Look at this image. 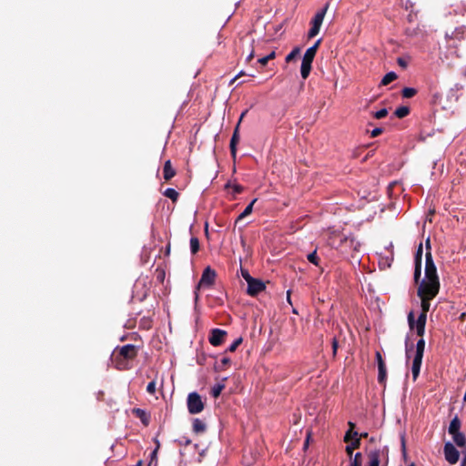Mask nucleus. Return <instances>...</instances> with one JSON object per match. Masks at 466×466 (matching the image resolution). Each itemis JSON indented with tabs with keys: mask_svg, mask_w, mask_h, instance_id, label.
I'll use <instances>...</instances> for the list:
<instances>
[{
	"mask_svg": "<svg viewBox=\"0 0 466 466\" xmlns=\"http://www.w3.org/2000/svg\"><path fill=\"white\" fill-rule=\"evenodd\" d=\"M133 414H135L137 418L140 419L141 422L147 426L149 423V417L147 416V412L139 408H136L133 410Z\"/></svg>",
	"mask_w": 466,
	"mask_h": 466,
	"instance_id": "nucleus-18",
	"label": "nucleus"
},
{
	"mask_svg": "<svg viewBox=\"0 0 466 466\" xmlns=\"http://www.w3.org/2000/svg\"><path fill=\"white\" fill-rule=\"evenodd\" d=\"M199 240L197 237H192L190 238V251L192 254H196L199 250Z\"/></svg>",
	"mask_w": 466,
	"mask_h": 466,
	"instance_id": "nucleus-29",
	"label": "nucleus"
},
{
	"mask_svg": "<svg viewBox=\"0 0 466 466\" xmlns=\"http://www.w3.org/2000/svg\"><path fill=\"white\" fill-rule=\"evenodd\" d=\"M383 132V129L380 128V127H376L374 128L371 132H370V137H377L378 136H380V134H382Z\"/></svg>",
	"mask_w": 466,
	"mask_h": 466,
	"instance_id": "nucleus-47",
	"label": "nucleus"
},
{
	"mask_svg": "<svg viewBox=\"0 0 466 466\" xmlns=\"http://www.w3.org/2000/svg\"><path fill=\"white\" fill-rule=\"evenodd\" d=\"M233 193L234 194H240L243 192L244 190V187L241 186V185H238V184H235L233 187Z\"/></svg>",
	"mask_w": 466,
	"mask_h": 466,
	"instance_id": "nucleus-48",
	"label": "nucleus"
},
{
	"mask_svg": "<svg viewBox=\"0 0 466 466\" xmlns=\"http://www.w3.org/2000/svg\"><path fill=\"white\" fill-rule=\"evenodd\" d=\"M424 349H425V340L422 339V337H420V339L417 341L416 352H415V356L412 360L411 372H412L413 380H416L420 375Z\"/></svg>",
	"mask_w": 466,
	"mask_h": 466,
	"instance_id": "nucleus-3",
	"label": "nucleus"
},
{
	"mask_svg": "<svg viewBox=\"0 0 466 466\" xmlns=\"http://www.w3.org/2000/svg\"><path fill=\"white\" fill-rule=\"evenodd\" d=\"M387 115H388V110L386 108H382V109L375 112L373 116L376 119H381V118L385 117Z\"/></svg>",
	"mask_w": 466,
	"mask_h": 466,
	"instance_id": "nucleus-40",
	"label": "nucleus"
},
{
	"mask_svg": "<svg viewBox=\"0 0 466 466\" xmlns=\"http://www.w3.org/2000/svg\"><path fill=\"white\" fill-rule=\"evenodd\" d=\"M137 356V347L133 344H127L114 350L111 356V361L115 369L118 370H127L132 369V361Z\"/></svg>",
	"mask_w": 466,
	"mask_h": 466,
	"instance_id": "nucleus-1",
	"label": "nucleus"
},
{
	"mask_svg": "<svg viewBox=\"0 0 466 466\" xmlns=\"http://www.w3.org/2000/svg\"><path fill=\"white\" fill-rule=\"evenodd\" d=\"M414 266V281L419 283L421 275V264H415Z\"/></svg>",
	"mask_w": 466,
	"mask_h": 466,
	"instance_id": "nucleus-35",
	"label": "nucleus"
},
{
	"mask_svg": "<svg viewBox=\"0 0 466 466\" xmlns=\"http://www.w3.org/2000/svg\"><path fill=\"white\" fill-rule=\"evenodd\" d=\"M187 410L190 414L200 413L204 410V402L198 392H190L187 399Z\"/></svg>",
	"mask_w": 466,
	"mask_h": 466,
	"instance_id": "nucleus-5",
	"label": "nucleus"
},
{
	"mask_svg": "<svg viewBox=\"0 0 466 466\" xmlns=\"http://www.w3.org/2000/svg\"><path fill=\"white\" fill-rule=\"evenodd\" d=\"M418 93L417 89L413 87H404L401 91V95L405 98H411Z\"/></svg>",
	"mask_w": 466,
	"mask_h": 466,
	"instance_id": "nucleus-28",
	"label": "nucleus"
},
{
	"mask_svg": "<svg viewBox=\"0 0 466 466\" xmlns=\"http://www.w3.org/2000/svg\"><path fill=\"white\" fill-rule=\"evenodd\" d=\"M265 289L266 285L262 280L253 278L251 280L248 282L247 293L249 296L255 297L258 293L263 291Z\"/></svg>",
	"mask_w": 466,
	"mask_h": 466,
	"instance_id": "nucleus-13",
	"label": "nucleus"
},
{
	"mask_svg": "<svg viewBox=\"0 0 466 466\" xmlns=\"http://www.w3.org/2000/svg\"><path fill=\"white\" fill-rule=\"evenodd\" d=\"M466 464V454L464 455V458L462 460L461 466H464Z\"/></svg>",
	"mask_w": 466,
	"mask_h": 466,
	"instance_id": "nucleus-61",
	"label": "nucleus"
},
{
	"mask_svg": "<svg viewBox=\"0 0 466 466\" xmlns=\"http://www.w3.org/2000/svg\"><path fill=\"white\" fill-rule=\"evenodd\" d=\"M136 466H142V461H138Z\"/></svg>",
	"mask_w": 466,
	"mask_h": 466,
	"instance_id": "nucleus-63",
	"label": "nucleus"
},
{
	"mask_svg": "<svg viewBox=\"0 0 466 466\" xmlns=\"http://www.w3.org/2000/svg\"><path fill=\"white\" fill-rule=\"evenodd\" d=\"M240 271H241V276L247 281V283L253 279V277L250 276L248 269L241 268Z\"/></svg>",
	"mask_w": 466,
	"mask_h": 466,
	"instance_id": "nucleus-43",
	"label": "nucleus"
},
{
	"mask_svg": "<svg viewBox=\"0 0 466 466\" xmlns=\"http://www.w3.org/2000/svg\"><path fill=\"white\" fill-rule=\"evenodd\" d=\"M451 436H452V440H453L454 443L457 446L462 448L466 445V437L462 432L459 431V432L451 434Z\"/></svg>",
	"mask_w": 466,
	"mask_h": 466,
	"instance_id": "nucleus-20",
	"label": "nucleus"
},
{
	"mask_svg": "<svg viewBox=\"0 0 466 466\" xmlns=\"http://www.w3.org/2000/svg\"><path fill=\"white\" fill-rule=\"evenodd\" d=\"M350 466H362V454L357 452L354 457L350 458Z\"/></svg>",
	"mask_w": 466,
	"mask_h": 466,
	"instance_id": "nucleus-27",
	"label": "nucleus"
},
{
	"mask_svg": "<svg viewBox=\"0 0 466 466\" xmlns=\"http://www.w3.org/2000/svg\"><path fill=\"white\" fill-rule=\"evenodd\" d=\"M401 442H402V450H403V451H405V441H404V438H402Z\"/></svg>",
	"mask_w": 466,
	"mask_h": 466,
	"instance_id": "nucleus-60",
	"label": "nucleus"
},
{
	"mask_svg": "<svg viewBox=\"0 0 466 466\" xmlns=\"http://www.w3.org/2000/svg\"><path fill=\"white\" fill-rule=\"evenodd\" d=\"M257 201V198L253 199L247 207L246 208L244 209V211L239 214V216L237 218L236 221H235V224H237L238 221L242 220L243 218H245L246 217H248V215H250L252 213V210H253V206L255 204V202Z\"/></svg>",
	"mask_w": 466,
	"mask_h": 466,
	"instance_id": "nucleus-21",
	"label": "nucleus"
},
{
	"mask_svg": "<svg viewBox=\"0 0 466 466\" xmlns=\"http://www.w3.org/2000/svg\"><path fill=\"white\" fill-rule=\"evenodd\" d=\"M300 53L299 47H295L287 56H286V62L289 63L293 61Z\"/></svg>",
	"mask_w": 466,
	"mask_h": 466,
	"instance_id": "nucleus-34",
	"label": "nucleus"
},
{
	"mask_svg": "<svg viewBox=\"0 0 466 466\" xmlns=\"http://www.w3.org/2000/svg\"><path fill=\"white\" fill-rule=\"evenodd\" d=\"M242 343V338H238L228 349L227 352H234Z\"/></svg>",
	"mask_w": 466,
	"mask_h": 466,
	"instance_id": "nucleus-36",
	"label": "nucleus"
},
{
	"mask_svg": "<svg viewBox=\"0 0 466 466\" xmlns=\"http://www.w3.org/2000/svg\"><path fill=\"white\" fill-rule=\"evenodd\" d=\"M147 391L149 394H155V392H156V382L154 380L147 384Z\"/></svg>",
	"mask_w": 466,
	"mask_h": 466,
	"instance_id": "nucleus-44",
	"label": "nucleus"
},
{
	"mask_svg": "<svg viewBox=\"0 0 466 466\" xmlns=\"http://www.w3.org/2000/svg\"><path fill=\"white\" fill-rule=\"evenodd\" d=\"M397 63L400 66L403 67V68H406L407 66H408V63L406 62V60L402 57H399L397 59Z\"/></svg>",
	"mask_w": 466,
	"mask_h": 466,
	"instance_id": "nucleus-50",
	"label": "nucleus"
},
{
	"mask_svg": "<svg viewBox=\"0 0 466 466\" xmlns=\"http://www.w3.org/2000/svg\"><path fill=\"white\" fill-rule=\"evenodd\" d=\"M319 30L320 26L311 25V27L308 34L309 38L315 37L319 33Z\"/></svg>",
	"mask_w": 466,
	"mask_h": 466,
	"instance_id": "nucleus-39",
	"label": "nucleus"
},
{
	"mask_svg": "<svg viewBox=\"0 0 466 466\" xmlns=\"http://www.w3.org/2000/svg\"><path fill=\"white\" fill-rule=\"evenodd\" d=\"M253 57H254V51L252 50V51L250 52V54L248 56V57H247V61H248V62L251 61Z\"/></svg>",
	"mask_w": 466,
	"mask_h": 466,
	"instance_id": "nucleus-55",
	"label": "nucleus"
},
{
	"mask_svg": "<svg viewBox=\"0 0 466 466\" xmlns=\"http://www.w3.org/2000/svg\"><path fill=\"white\" fill-rule=\"evenodd\" d=\"M224 388L225 385L222 383L216 384L211 390V395L214 398H218L220 395L221 391L224 390Z\"/></svg>",
	"mask_w": 466,
	"mask_h": 466,
	"instance_id": "nucleus-32",
	"label": "nucleus"
},
{
	"mask_svg": "<svg viewBox=\"0 0 466 466\" xmlns=\"http://www.w3.org/2000/svg\"><path fill=\"white\" fill-rule=\"evenodd\" d=\"M398 77L397 74L394 73V72H389L387 73L382 80H381V85L382 86H387L389 84H390L391 82H393L394 80H396Z\"/></svg>",
	"mask_w": 466,
	"mask_h": 466,
	"instance_id": "nucleus-25",
	"label": "nucleus"
},
{
	"mask_svg": "<svg viewBox=\"0 0 466 466\" xmlns=\"http://www.w3.org/2000/svg\"><path fill=\"white\" fill-rule=\"evenodd\" d=\"M320 42H321V39H319L312 46L308 48L307 51H312V53L316 55Z\"/></svg>",
	"mask_w": 466,
	"mask_h": 466,
	"instance_id": "nucleus-46",
	"label": "nucleus"
},
{
	"mask_svg": "<svg viewBox=\"0 0 466 466\" xmlns=\"http://www.w3.org/2000/svg\"><path fill=\"white\" fill-rule=\"evenodd\" d=\"M370 442H374V441H376L375 437H370Z\"/></svg>",
	"mask_w": 466,
	"mask_h": 466,
	"instance_id": "nucleus-62",
	"label": "nucleus"
},
{
	"mask_svg": "<svg viewBox=\"0 0 466 466\" xmlns=\"http://www.w3.org/2000/svg\"><path fill=\"white\" fill-rule=\"evenodd\" d=\"M244 73L243 72H240L238 75H237L231 81H230V85H233L237 79L240 76H243Z\"/></svg>",
	"mask_w": 466,
	"mask_h": 466,
	"instance_id": "nucleus-53",
	"label": "nucleus"
},
{
	"mask_svg": "<svg viewBox=\"0 0 466 466\" xmlns=\"http://www.w3.org/2000/svg\"><path fill=\"white\" fill-rule=\"evenodd\" d=\"M177 442L180 446H188L191 444V440L188 437L183 436L177 440Z\"/></svg>",
	"mask_w": 466,
	"mask_h": 466,
	"instance_id": "nucleus-42",
	"label": "nucleus"
},
{
	"mask_svg": "<svg viewBox=\"0 0 466 466\" xmlns=\"http://www.w3.org/2000/svg\"><path fill=\"white\" fill-rule=\"evenodd\" d=\"M409 114H410V108L405 106L398 107L394 112V115L399 118H403V117L407 116Z\"/></svg>",
	"mask_w": 466,
	"mask_h": 466,
	"instance_id": "nucleus-26",
	"label": "nucleus"
},
{
	"mask_svg": "<svg viewBox=\"0 0 466 466\" xmlns=\"http://www.w3.org/2000/svg\"><path fill=\"white\" fill-rule=\"evenodd\" d=\"M380 450L375 449L368 452V464L367 466H380Z\"/></svg>",
	"mask_w": 466,
	"mask_h": 466,
	"instance_id": "nucleus-14",
	"label": "nucleus"
},
{
	"mask_svg": "<svg viewBox=\"0 0 466 466\" xmlns=\"http://www.w3.org/2000/svg\"><path fill=\"white\" fill-rule=\"evenodd\" d=\"M315 56L316 55L313 54L312 51L306 50L300 66V75L303 79H307L309 77L312 67L311 65Z\"/></svg>",
	"mask_w": 466,
	"mask_h": 466,
	"instance_id": "nucleus-8",
	"label": "nucleus"
},
{
	"mask_svg": "<svg viewBox=\"0 0 466 466\" xmlns=\"http://www.w3.org/2000/svg\"><path fill=\"white\" fill-rule=\"evenodd\" d=\"M247 114V110L242 112V114L240 115L239 116V119L235 127V129H234V132H233V135L231 137V139H230V144H229V148H230V154L232 156L233 158H236V155H237V146L239 142V127H240V123L243 119V117L245 116V115Z\"/></svg>",
	"mask_w": 466,
	"mask_h": 466,
	"instance_id": "nucleus-9",
	"label": "nucleus"
},
{
	"mask_svg": "<svg viewBox=\"0 0 466 466\" xmlns=\"http://www.w3.org/2000/svg\"><path fill=\"white\" fill-rule=\"evenodd\" d=\"M430 250L431 251V244H430V238L426 240V252Z\"/></svg>",
	"mask_w": 466,
	"mask_h": 466,
	"instance_id": "nucleus-57",
	"label": "nucleus"
},
{
	"mask_svg": "<svg viewBox=\"0 0 466 466\" xmlns=\"http://www.w3.org/2000/svg\"><path fill=\"white\" fill-rule=\"evenodd\" d=\"M422 243H420L417 248L415 258H414V264H421L422 263Z\"/></svg>",
	"mask_w": 466,
	"mask_h": 466,
	"instance_id": "nucleus-31",
	"label": "nucleus"
},
{
	"mask_svg": "<svg viewBox=\"0 0 466 466\" xmlns=\"http://www.w3.org/2000/svg\"><path fill=\"white\" fill-rule=\"evenodd\" d=\"M359 433L358 432H351V431H348L344 436V441L350 442L355 440V438H358Z\"/></svg>",
	"mask_w": 466,
	"mask_h": 466,
	"instance_id": "nucleus-37",
	"label": "nucleus"
},
{
	"mask_svg": "<svg viewBox=\"0 0 466 466\" xmlns=\"http://www.w3.org/2000/svg\"><path fill=\"white\" fill-rule=\"evenodd\" d=\"M165 276H166V273H165L164 269L159 268H157L156 269V278L158 282L163 283L165 280Z\"/></svg>",
	"mask_w": 466,
	"mask_h": 466,
	"instance_id": "nucleus-38",
	"label": "nucleus"
},
{
	"mask_svg": "<svg viewBox=\"0 0 466 466\" xmlns=\"http://www.w3.org/2000/svg\"><path fill=\"white\" fill-rule=\"evenodd\" d=\"M440 291V281H432L423 279L417 290L418 297L433 299Z\"/></svg>",
	"mask_w": 466,
	"mask_h": 466,
	"instance_id": "nucleus-2",
	"label": "nucleus"
},
{
	"mask_svg": "<svg viewBox=\"0 0 466 466\" xmlns=\"http://www.w3.org/2000/svg\"><path fill=\"white\" fill-rule=\"evenodd\" d=\"M360 446V438H355L349 445L346 447V452L350 456V458L353 455V451L359 449Z\"/></svg>",
	"mask_w": 466,
	"mask_h": 466,
	"instance_id": "nucleus-23",
	"label": "nucleus"
},
{
	"mask_svg": "<svg viewBox=\"0 0 466 466\" xmlns=\"http://www.w3.org/2000/svg\"><path fill=\"white\" fill-rule=\"evenodd\" d=\"M456 31H459V34H461V35H462L464 33V28H460V29H457Z\"/></svg>",
	"mask_w": 466,
	"mask_h": 466,
	"instance_id": "nucleus-59",
	"label": "nucleus"
},
{
	"mask_svg": "<svg viewBox=\"0 0 466 466\" xmlns=\"http://www.w3.org/2000/svg\"><path fill=\"white\" fill-rule=\"evenodd\" d=\"M177 174L176 169L172 167L171 161L167 160L164 163L163 167V177L165 181H169L171 178H173Z\"/></svg>",
	"mask_w": 466,
	"mask_h": 466,
	"instance_id": "nucleus-15",
	"label": "nucleus"
},
{
	"mask_svg": "<svg viewBox=\"0 0 466 466\" xmlns=\"http://www.w3.org/2000/svg\"><path fill=\"white\" fill-rule=\"evenodd\" d=\"M228 333L224 329H213L210 331L208 341L211 345L218 347L223 344Z\"/></svg>",
	"mask_w": 466,
	"mask_h": 466,
	"instance_id": "nucleus-12",
	"label": "nucleus"
},
{
	"mask_svg": "<svg viewBox=\"0 0 466 466\" xmlns=\"http://www.w3.org/2000/svg\"><path fill=\"white\" fill-rule=\"evenodd\" d=\"M443 451H444L445 460L449 463L455 464L458 462L459 458H460V453L452 443L446 442L444 445Z\"/></svg>",
	"mask_w": 466,
	"mask_h": 466,
	"instance_id": "nucleus-10",
	"label": "nucleus"
},
{
	"mask_svg": "<svg viewBox=\"0 0 466 466\" xmlns=\"http://www.w3.org/2000/svg\"><path fill=\"white\" fill-rule=\"evenodd\" d=\"M348 425H349V430H348V431H351V432H356V431H354L355 426H356V425H355V423H353V422H351V421H349Z\"/></svg>",
	"mask_w": 466,
	"mask_h": 466,
	"instance_id": "nucleus-52",
	"label": "nucleus"
},
{
	"mask_svg": "<svg viewBox=\"0 0 466 466\" xmlns=\"http://www.w3.org/2000/svg\"><path fill=\"white\" fill-rule=\"evenodd\" d=\"M309 436L307 437L305 442H304V448L306 449L309 445Z\"/></svg>",
	"mask_w": 466,
	"mask_h": 466,
	"instance_id": "nucleus-58",
	"label": "nucleus"
},
{
	"mask_svg": "<svg viewBox=\"0 0 466 466\" xmlns=\"http://www.w3.org/2000/svg\"><path fill=\"white\" fill-rule=\"evenodd\" d=\"M225 187H226L227 188H228V187H230V183H229V182H228V183L226 184V186H225Z\"/></svg>",
	"mask_w": 466,
	"mask_h": 466,
	"instance_id": "nucleus-64",
	"label": "nucleus"
},
{
	"mask_svg": "<svg viewBox=\"0 0 466 466\" xmlns=\"http://www.w3.org/2000/svg\"><path fill=\"white\" fill-rule=\"evenodd\" d=\"M217 273L210 267H207L200 278V280L195 290V299L196 300L198 299V290L201 288H211L216 280Z\"/></svg>",
	"mask_w": 466,
	"mask_h": 466,
	"instance_id": "nucleus-4",
	"label": "nucleus"
},
{
	"mask_svg": "<svg viewBox=\"0 0 466 466\" xmlns=\"http://www.w3.org/2000/svg\"><path fill=\"white\" fill-rule=\"evenodd\" d=\"M425 258V279L430 280L431 282L440 281L437 273V268L432 258L431 251L428 250L426 252Z\"/></svg>",
	"mask_w": 466,
	"mask_h": 466,
	"instance_id": "nucleus-6",
	"label": "nucleus"
},
{
	"mask_svg": "<svg viewBox=\"0 0 466 466\" xmlns=\"http://www.w3.org/2000/svg\"><path fill=\"white\" fill-rule=\"evenodd\" d=\"M329 6V4L327 3L322 9H320L319 11H318L315 14L314 17L311 20V25L321 26L324 16L327 13Z\"/></svg>",
	"mask_w": 466,
	"mask_h": 466,
	"instance_id": "nucleus-16",
	"label": "nucleus"
},
{
	"mask_svg": "<svg viewBox=\"0 0 466 466\" xmlns=\"http://www.w3.org/2000/svg\"><path fill=\"white\" fill-rule=\"evenodd\" d=\"M231 360L228 357H223L220 360V363L216 366V370H225L226 368L230 364Z\"/></svg>",
	"mask_w": 466,
	"mask_h": 466,
	"instance_id": "nucleus-30",
	"label": "nucleus"
},
{
	"mask_svg": "<svg viewBox=\"0 0 466 466\" xmlns=\"http://www.w3.org/2000/svg\"><path fill=\"white\" fill-rule=\"evenodd\" d=\"M405 348H406V358H407V360H409L410 358V352L413 350V345L412 344L409 345L408 340H406Z\"/></svg>",
	"mask_w": 466,
	"mask_h": 466,
	"instance_id": "nucleus-45",
	"label": "nucleus"
},
{
	"mask_svg": "<svg viewBox=\"0 0 466 466\" xmlns=\"http://www.w3.org/2000/svg\"><path fill=\"white\" fill-rule=\"evenodd\" d=\"M426 321L427 319H425L424 315L419 316L417 320H415L413 311H410L408 314V324L410 329H415L416 334L420 337H422L424 335Z\"/></svg>",
	"mask_w": 466,
	"mask_h": 466,
	"instance_id": "nucleus-7",
	"label": "nucleus"
},
{
	"mask_svg": "<svg viewBox=\"0 0 466 466\" xmlns=\"http://www.w3.org/2000/svg\"><path fill=\"white\" fill-rule=\"evenodd\" d=\"M276 56V53L275 51H272L269 55H268L266 57L268 59V60H271L273 58H275Z\"/></svg>",
	"mask_w": 466,
	"mask_h": 466,
	"instance_id": "nucleus-54",
	"label": "nucleus"
},
{
	"mask_svg": "<svg viewBox=\"0 0 466 466\" xmlns=\"http://www.w3.org/2000/svg\"><path fill=\"white\" fill-rule=\"evenodd\" d=\"M460 429H461V420L460 419L458 418V416H455L451 423H450V426H449V433L451 435L453 433H456V432H459L460 431Z\"/></svg>",
	"mask_w": 466,
	"mask_h": 466,
	"instance_id": "nucleus-22",
	"label": "nucleus"
},
{
	"mask_svg": "<svg viewBox=\"0 0 466 466\" xmlns=\"http://www.w3.org/2000/svg\"><path fill=\"white\" fill-rule=\"evenodd\" d=\"M368 437H369V433H368V432H362V433H360V434L358 436V438H360V440L361 438H368Z\"/></svg>",
	"mask_w": 466,
	"mask_h": 466,
	"instance_id": "nucleus-56",
	"label": "nucleus"
},
{
	"mask_svg": "<svg viewBox=\"0 0 466 466\" xmlns=\"http://www.w3.org/2000/svg\"><path fill=\"white\" fill-rule=\"evenodd\" d=\"M268 61L269 60L266 56L258 59V63L261 64L262 66H266Z\"/></svg>",
	"mask_w": 466,
	"mask_h": 466,
	"instance_id": "nucleus-51",
	"label": "nucleus"
},
{
	"mask_svg": "<svg viewBox=\"0 0 466 466\" xmlns=\"http://www.w3.org/2000/svg\"><path fill=\"white\" fill-rule=\"evenodd\" d=\"M192 430L195 433H203L207 430L206 424L199 419L196 418L193 420Z\"/></svg>",
	"mask_w": 466,
	"mask_h": 466,
	"instance_id": "nucleus-17",
	"label": "nucleus"
},
{
	"mask_svg": "<svg viewBox=\"0 0 466 466\" xmlns=\"http://www.w3.org/2000/svg\"><path fill=\"white\" fill-rule=\"evenodd\" d=\"M338 347H339L338 339L336 338H333V339H332V352H333V356H336L337 350H338Z\"/></svg>",
	"mask_w": 466,
	"mask_h": 466,
	"instance_id": "nucleus-49",
	"label": "nucleus"
},
{
	"mask_svg": "<svg viewBox=\"0 0 466 466\" xmlns=\"http://www.w3.org/2000/svg\"><path fill=\"white\" fill-rule=\"evenodd\" d=\"M420 299L421 300L420 301L421 311H420L419 316L424 315L425 319H427V313L430 310L431 299H426V298H423V297H420Z\"/></svg>",
	"mask_w": 466,
	"mask_h": 466,
	"instance_id": "nucleus-19",
	"label": "nucleus"
},
{
	"mask_svg": "<svg viewBox=\"0 0 466 466\" xmlns=\"http://www.w3.org/2000/svg\"><path fill=\"white\" fill-rule=\"evenodd\" d=\"M307 258L310 263L314 264L315 266H319L320 259L317 254V250H314L313 252L309 253L307 256Z\"/></svg>",
	"mask_w": 466,
	"mask_h": 466,
	"instance_id": "nucleus-33",
	"label": "nucleus"
},
{
	"mask_svg": "<svg viewBox=\"0 0 466 466\" xmlns=\"http://www.w3.org/2000/svg\"><path fill=\"white\" fill-rule=\"evenodd\" d=\"M163 195L168 198H170L173 202H177L179 197V194L174 188L168 187L167 188Z\"/></svg>",
	"mask_w": 466,
	"mask_h": 466,
	"instance_id": "nucleus-24",
	"label": "nucleus"
},
{
	"mask_svg": "<svg viewBox=\"0 0 466 466\" xmlns=\"http://www.w3.org/2000/svg\"><path fill=\"white\" fill-rule=\"evenodd\" d=\"M375 357H376V360H377V363H378V370H379V374H378V382L382 385L383 387L386 386V380H387V369H386V364L382 359V356L380 354V351H376V354H375Z\"/></svg>",
	"mask_w": 466,
	"mask_h": 466,
	"instance_id": "nucleus-11",
	"label": "nucleus"
},
{
	"mask_svg": "<svg viewBox=\"0 0 466 466\" xmlns=\"http://www.w3.org/2000/svg\"><path fill=\"white\" fill-rule=\"evenodd\" d=\"M156 443H157V447H156V449L151 452V460H150V461H149V463H148V466H151L154 461H157V451H158V449H159L160 444H159L158 441H156Z\"/></svg>",
	"mask_w": 466,
	"mask_h": 466,
	"instance_id": "nucleus-41",
	"label": "nucleus"
}]
</instances>
